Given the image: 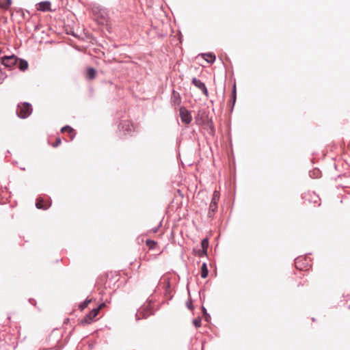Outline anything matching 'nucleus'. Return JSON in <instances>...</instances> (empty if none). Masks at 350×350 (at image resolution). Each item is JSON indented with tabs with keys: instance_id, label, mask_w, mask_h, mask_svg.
Here are the masks:
<instances>
[{
	"instance_id": "1",
	"label": "nucleus",
	"mask_w": 350,
	"mask_h": 350,
	"mask_svg": "<svg viewBox=\"0 0 350 350\" xmlns=\"http://www.w3.org/2000/svg\"><path fill=\"white\" fill-rule=\"evenodd\" d=\"M92 12L95 20L98 23H104L107 21L108 12L105 8L98 5H94L92 8Z\"/></svg>"
},
{
	"instance_id": "2",
	"label": "nucleus",
	"mask_w": 350,
	"mask_h": 350,
	"mask_svg": "<svg viewBox=\"0 0 350 350\" xmlns=\"http://www.w3.org/2000/svg\"><path fill=\"white\" fill-rule=\"evenodd\" d=\"M105 306V304H101L99 306L92 309L89 314H88L83 319L81 320V325L85 326L90 324L91 322L95 321L96 317L98 315L99 310Z\"/></svg>"
},
{
	"instance_id": "3",
	"label": "nucleus",
	"mask_w": 350,
	"mask_h": 350,
	"mask_svg": "<svg viewBox=\"0 0 350 350\" xmlns=\"http://www.w3.org/2000/svg\"><path fill=\"white\" fill-rule=\"evenodd\" d=\"M32 112V108L29 103H24L19 104L16 110L18 117L25 118L28 117Z\"/></svg>"
},
{
	"instance_id": "4",
	"label": "nucleus",
	"mask_w": 350,
	"mask_h": 350,
	"mask_svg": "<svg viewBox=\"0 0 350 350\" xmlns=\"http://www.w3.org/2000/svg\"><path fill=\"white\" fill-rule=\"evenodd\" d=\"M219 200V193L217 191H215L213 195V198L211 202L209 205V211L208 215L209 217H212L214 213L217 209V202Z\"/></svg>"
},
{
	"instance_id": "5",
	"label": "nucleus",
	"mask_w": 350,
	"mask_h": 350,
	"mask_svg": "<svg viewBox=\"0 0 350 350\" xmlns=\"http://www.w3.org/2000/svg\"><path fill=\"white\" fill-rule=\"evenodd\" d=\"M179 111L181 121L186 124H190L192 118L189 111L185 107H180Z\"/></svg>"
},
{
	"instance_id": "6",
	"label": "nucleus",
	"mask_w": 350,
	"mask_h": 350,
	"mask_svg": "<svg viewBox=\"0 0 350 350\" xmlns=\"http://www.w3.org/2000/svg\"><path fill=\"white\" fill-rule=\"evenodd\" d=\"M18 62V58L14 56H5L2 59V64L8 68H12L14 66H16Z\"/></svg>"
},
{
	"instance_id": "7",
	"label": "nucleus",
	"mask_w": 350,
	"mask_h": 350,
	"mask_svg": "<svg viewBox=\"0 0 350 350\" xmlns=\"http://www.w3.org/2000/svg\"><path fill=\"white\" fill-rule=\"evenodd\" d=\"M120 130L124 133V135L130 133L133 129V124L129 121H123L119 126Z\"/></svg>"
},
{
	"instance_id": "8",
	"label": "nucleus",
	"mask_w": 350,
	"mask_h": 350,
	"mask_svg": "<svg viewBox=\"0 0 350 350\" xmlns=\"http://www.w3.org/2000/svg\"><path fill=\"white\" fill-rule=\"evenodd\" d=\"M152 313V310L150 309V305L148 304L147 306H144L141 308L137 312L136 316L139 319V316H142L143 317H146Z\"/></svg>"
},
{
	"instance_id": "9",
	"label": "nucleus",
	"mask_w": 350,
	"mask_h": 350,
	"mask_svg": "<svg viewBox=\"0 0 350 350\" xmlns=\"http://www.w3.org/2000/svg\"><path fill=\"white\" fill-rule=\"evenodd\" d=\"M192 83L199 90H200L204 93V94H205L206 96L208 95L207 88L205 84L200 80L197 79L196 78L194 77L192 79Z\"/></svg>"
},
{
	"instance_id": "10",
	"label": "nucleus",
	"mask_w": 350,
	"mask_h": 350,
	"mask_svg": "<svg viewBox=\"0 0 350 350\" xmlns=\"http://www.w3.org/2000/svg\"><path fill=\"white\" fill-rule=\"evenodd\" d=\"M16 66L21 70L25 71L28 68V62L24 59H18Z\"/></svg>"
},
{
	"instance_id": "11",
	"label": "nucleus",
	"mask_w": 350,
	"mask_h": 350,
	"mask_svg": "<svg viewBox=\"0 0 350 350\" xmlns=\"http://www.w3.org/2000/svg\"><path fill=\"white\" fill-rule=\"evenodd\" d=\"M38 6L39 7H38V10H39L40 11H43V12L49 11L50 7H51V3L49 1H43V2H40L38 4Z\"/></svg>"
},
{
	"instance_id": "12",
	"label": "nucleus",
	"mask_w": 350,
	"mask_h": 350,
	"mask_svg": "<svg viewBox=\"0 0 350 350\" xmlns=\"http://www.w3.org/2000/svg\"><path fill=\"white\" fill-rule=\"evenodd\" d=\"M51 206V203L46 202L44 204V201L42 200H38L36 203V206L38 209H47Z\"/></svg>"
},
{
	"instance_id": "13",
	"label": "nucleus",
	"mask_w": 350,
	"mask_h": 350,
	"mask_svg": "<svg viewBox=\"0 0 350 350\" xmlns=\"http://www.w3.org/2000/svg\"><path fill=\"white\" fill-rule=\"evenodd\" d=\"M201 246H202V253L203 255L206 256L207 254V249L208 247V240L207 238H205L202 240Z\"/></svg>"
},
{
	"instance_id": "14",
	"label": "nucleus",
	"mask_w": 350,
	"mask_h": 350,
	"mask_svg": "<svg viewBox=\"0 0 350 350\" xmlns=\"http://www.w3.org/2000/svg\"><path fill=\"white\" fill-rule=\"evenodd\" d=\"M203 58L208 63H213L215 60V56L211 53H207L202 55Z\"/></svg>"
},
{
	"instance_id": "15",
	"label": "nucleus",
	"mask_w": 350,
	"mask_h": 350,
	"mask_svg": "<svg viewBox=\"0 0 350 350\" xmlns=\"http://www.w3.org/2000/svg\"><path fill=\"white\" fill-rule=\"evenodd\" d=\"M96 71L94 68H89L87 70V74H86L87 78L89 79H94V77H96Z\"/></svg>"
},
{
	"instance_id": "16",
	"label": "nucleus",
	"mask_w": 350,
	"mask_h": 350,
	"mask_svg": "<svg viewBox=\"0 0 350 350\" xmlns=\"http://www.w3.org/2000/svg\"><path fill=\"white\" fill-rule=\"evenodd\" d=\"M208 269L206 267V264L205 262H204L201 267V277L202 278H206L208 275Z\"/></svg>"
},
{
	"instance_id": "17",
	"label": "nucleus",
	"mask_w": 350,
	"mask_h": 350,
	"mask_svg": "<svg viewBox=\"0 0 350 350\" xmlns=\"http://www.w3.org/2000/svg\"><path fill=\"white\" fill-rule=\"evenodd\" d=\"M11 0H0V8L8 9L11 5Z\"/></svg>"
},
{
	"instance_id": "18",
	"label": "nucleus",
	"mask_w": 350,
	"mask_h": 350,
	"mask_svg": "<svg viewBox=\"0 0 350 350\" xmlns=\"http://www.w3.org/2000/svg\"><path fill=\"white\" fill-rule=\"evenodd\" d=\"M92 299L87 298L83 302L79 305V308L81 310H84L88 305L91 302Z\"/></svg>"
},
{
	"instance_id": "19",
	"label": "nucleus",
	"mask_w": 350,
	"mask_h": 350,
	"mask_svg": "<svg viewBox=\"0 0 350 350\" xmlns=\"http://www.w3.org/2000/svg\"><path fill=\"white\" fill-rule=\"evenodd\" d=\"M61 131L62 133L68 132L70 133H72L73 132V129L69 126H65L62 128Z\"/></svg>"
},
{
	"instance_id": "20",
	"label": "nucleus",
	"mask_w": 350,
	"mask_h": 350,
	"mask_svg": "<svg viewBox=\"0 0 350 350\" xmlns=\"http://www.w3.org/2000/svg\"><path fill=\"white\" fill-rule=\"evenodd\" d=\"M193 324L196 327H200V325H201V319H200V318L198 317V318H196V319H193Z\"/></svg>"
},
{
	"instance_id": "21",
	"label": "nucleus",
	"mask_w": 350,
	"mask_h": 350,
	"mask_svg": "<svg viewBox=\"0 0 350 350\" xmlns=\"http://www.w3.org/2000/svg\"><path fill=\"white\" fill-rule=\"evenodd\" d=\"M236 91H235V86L234 87V90L232 92V98H231V102L232 103V106H234V103H235V100H236Z\"/></svg>"
},
{
	"instance_id": "22",
	"label": "nucleus",
	"mask_w": 350,
	"mask_h": 350,
	"mask_svg": "<svg viewBox=\"0 0 350 350\" xmlns=\"http://www.w3.org/2000/svg\"><path fill=\"white\" fill-rule=\"evenodd\" d=\"M187 308H188L189 310H191L193 309V307L192 304H191L190 301H187Z\"/></svg>"
},
{
	"instance_id": "23",
	"label": "nucleus",
	"mask_w": 350,
	"mask_h": 350,
	"mask_svg": "<svg viewBox=\"0 0 350 350\" xmlns=\"http://www.w3.org/2000/svg\"><path fill=\"white\" fill-rule=\"evenodd\" d=\"M60 144H61V139H57V141H56L55 144L54 145V146H57L59 145Z\"/></svg>"
},
{
	"instance_id": "24",
	"label": "nucleus",
	"mask_w": 350,
	"mask_h": 350,
	"mask_svg": "<svg viewBox=\"0 0 350 350\" xmlns=\"http://www.w3.org/2000/svg\"><path fill=\"white\" fill-rule=\"evenodd\" d=\"M299 262H300V259L299 258H297L295 260V266H296L297 268H298V264L299 263Z\"/></svg>"
},
{
	"instance_id": "25",
	"label": "nucleus",
	"mask_w": 350,
	"mask_h": 350,
	"mask_svg": "<svg viewBox=\"0 0 350 350\" xmlns=\"http://www.w3.org/2000/svg\"><path fill=\"white\" fill-rule=\"evenodd\" d=\"M150 243H154V242L153 241H149V240H148V241H147V242H146L147 245H149V244H150Z\"/></svg>"
},
{
	"instance_id": "26",
	"label": "nucleus",
	"mask_w": 350,
	"mask_h": 350,
	"mask_svg": "<svg viewBox=\"0 0 350 350\" xmlns=\"http://www.w3.org/2000/svg\"><path fill=\"white\" fill-rule=\"evenodd\" d=\"M159 229V227L154 228L152 230L154 232H157Z\"/></svg>"
}]
</instances>
